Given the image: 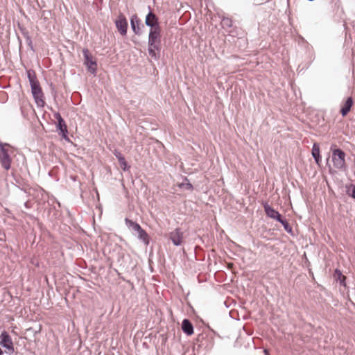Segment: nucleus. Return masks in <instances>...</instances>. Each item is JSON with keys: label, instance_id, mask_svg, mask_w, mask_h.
<instances>
[{"label": "nucleus", "instance_id": "f257e3e1", "mask_svg": "<svg viewBox=\"0 0 355 355\" xmlns=\"http://www.w3.org/2000/svg\"><path fill=\"white\" fill-rule=\"evenodd\" d=\"M27 78L30 83L33 97L35 99L37 105L41 107H44L45 104L44 94L40 82L36 77L35 72L33 69L28 70Z\"/></svg>", "mask_w": 355, "mask_h": 355}, {"label": "nucleus", "instance_id": "f03ea898", "mask_svg": "<svg viewBox=\"0 0 355 355\" xmlns=\"http://www.w3.org/2000/svg\"><path fill=\"white\" fill-rule=\"evenodd\" d=\"M330 150L332 153L331 159L334 166L338 170L346 171L345 153L341 148H337L336 144L331 146Z\"/></svg>", "mask_w": 355, "mask_h": 355}, {"label": "nucleus", "instance_id": "7ed1b4c3", "mask_svg": "<svg viewBox=\"0 0 355 355\" xmlns=\"http://www.w3.org/2000/svg\"><path fill=\"white\" fill-rule=\"evenodd\" d=\"M83 55L84 58L83 64L85 65L87 70L94 76H96L98 65L96 60L93 58L89 49L87 48L83 49Z\"/></svg>", "mask_w": 355, "mask_h": 355}, {"label": "nucleus", "instance_id": "20e7f679", "mask_svg": "<svg viewBox=\"0 0 355 355\" xmlns=\"http://www.w3.org/2000/svg\"><path fill=\"white\" fill-rule=\"evenodd\" d=\"M6 146L10 147V145L8 143L0 141V163L5 170L8 171L11 167L12 159Z\"/></svg>", "mask_w": 355, "mask_h": 355}, {"label": "nucleus", "instance_id": "39448f33", "mask_svg": "<svg viewBox=\"0 0 355 355\" xmlns=\"http://www.w3.org/2000/svg\"><path fill=\"white\" fill-rule=\"evenodd\" d=\"M0 345L6 349V354L11 355L15 352L14 344L11 336L6 331H3L0 334Z\"/></svg>", "mask_w": 355, "mask_h": 355}, {"label": "nucleus", "instance_id": "423d86ee", "mask_svg": "<svg viewBox=\"0 0 355 355\" xmlns=\"http://www.w3.org/2000/svg\"><path fill=\"white\" fill-rule=\"evenodd\" d=\"M148 12L145 17V24L150 30L161 29L158 17L152 11L151 7L148 6Z\"/></svg>", "mask_w": 355, "mask_h": 355}, {"label": "nucleus", "instance_id": "0eeeda50", "mask_svg": "<svg viewBox=\"0 0 355 355\" xmlns=\"http://www.w3.org/2000/svg\"><path fill=\"white\" fill-rule=\"evenodd\" d=\"M116 28L121 35L125 36L128 31V20L123 13H120L114 21Z\"/></svg>", "mask_w": 355, "mask_h": 355}, {"label": "nucleus", "instance_id": "6e6552de", "mask_svg": "<svg viewBox=\"0 0 355 355\" xmlns=\"http://www.w3.org/2000/svg\"><path fill=\"white\" fill-rule=\"evenodd\" d=\"M168 238L175 246H180L183 241V232L178 227L168 234Z\"/></svg>", "mask_w": 355, "mask_h": 355}, {"label": "nucleus", "instance_id": "1a4fd4ad", "mask_svg": "<svg viewBox=\"0 0 355 355\" xmlns=\"http://www.w3.org/2000/svg\"><path fill=\"white\" fill-rule=\"evenodd\" d=\"M148 53L155 61H158L161 58L162 44H148Z\"/></svg>", "mask_w": 355, "mask_h": 355}, {"label": "nucleus", "instance_id": "9d476101", "mask_svg": "<svg viewBox=\"0 0 355 355\" xmlns=\"http://www.w3.org/2000/svg\"><path fill=\"white\" fill-rule=\"evenodd\" d=\"M55 127L58 135H60L61 137L66 141H70V139L68 136L69 132L65 121L63 119L56 122Z\"/></svg>", "mask_w": 355, "mask_h": 355}, {"label": "nucleus", "instance_id": "9b49d317", "mask_svg": "<svg viewBox=\"0 0 355 355\" xmlns=\"http://www.w3.org/2000/svg\"><path fill=\"white\" fill-rule=\"evenodd\" d=\"M262 205L268 217L278 221L282 216L277 210L272 208L267 202H263Z\"/></svg>", "mask_w": 355, "mask_h": 355}, {"label": "nucleus", "instance_id": "f8f14e48", "mask_svg": "<svg viewBox=\"0 0 355 355\" xmlns=\"http://www.w3.org/2000/svg\"><path fill=\"white\" fill-rule=\"evenodd\" d=\"M161 29L149 30L148 37V44H162Z\"/></svg>", "mask_w": 355, "mask_h": 355}, {"label": "nucleus", "instance_id": "ddd939ff", "mask_svg": "<svg viewBox=\"0 0 355 355\" xmlns=\"http://www.w3.org/2000/svg\"><path fill=\"white\" fill-rule=\"evenodd\" d=\"M130 27L132 30L133 33L137 35H141V31L140 29V24L141 23V19L138 17V16L135 14L132 15L130 18Z\"/></svg>", "mask_w": 355, "mask_h": 355}, {"label": "nucleus", "instance_id": "4468645a", "mask_svg": "<svg viewBox=\"0 0 355 355\" xmlns=\"http://www.w3.org/2000/svg\"><path fill=\"white\" fill-rule=\"evenodd\" d=\"M354 101L352 96H348L343 104L341 105L340 113L342 116H345L350 112L352 106L354 105Z\"/></svg>", "mask_w": 355, "mask_h": 355}, {"label": "nucleus", "instance_id": "2eb2a0df", "mask_svg": "<svg viewBox=\"0 0 355 355\" xmlns=\"http://www.w3.org/2000/svg\"><path fill=\"white\" fill-rule=\"evenodd\" d=\"M333 277L334 279L339 284L340 286L346 287L347 283L346 279L347 277L343 275L342 271L339 268H336L334 270Z\"/></svg>", "mask_w": 355, "mask_h": 355}, {"label": "nucleus", "instance_id": "dca6fc26", "mask_svg": "<svg viewBox=\"0 0 355 355\" xmlns=\"http://www.w3.org/2000/svg\"><path fill=\"white\" fill-rule=\"evenodd\" d=\"M182 330L187 336H191L193 334V325L189 319L184 318L182 320Z\"/></svg>", "mask_w": 355, "mask_h": 355}, {"label": "nucleus", "instance_id": "f3484780", "mask_svg": "<svg viewBox=\"0 0 355 355\" xmlns=\"http://www.w3.org/2000/svg\"><path fill=\"white\" fill-rule=\"evenodd\" d=\"M197 341L199 343L198 347L203 348L207 351L211 349L213 346V343H209L208 338L202 334L198 336Z\"/></svg>", "mask_w": 355, "mask_h": 355}, {"label": "nucleus", "instance_id": "a211bd4d", "mask_svg": "<svg viewBox=\"0 0 355 355\" xmlns=\"http://www.w3.org/2000/svg\"><path fill=\"white\" fill-rule=\"evenodd\" d=\"M134 235L137 236L138 239L141 241L146 245H149L150 240V236L143 228L139 230L136 234H134Z\"/></svg>", "mask_w": 355, "mask_h": 355}, {"label": "nucleus", "instance_id": "6ab92c4d", "mask_svg": "<svg viewBox=\"0 0 355 355\" xmlns=\"http://www.w3.org/2000/svg\"><path fill=\"white\" fill-rule=\"evenodd\" d=\"M125 223L130 230L135 232L134 234H136L137 232H138L139 230L142 228L141 226L137 222L132 220L128 218H125Z\"/></svg>", "mask_w": 355, "mask_h": 355}, {"label": "nucleus", "instance_id": "aec40b11", "mask_svg": "<svg viewBox=\"0 0 355 355\" xmlns=\"http://www.w3.org/2000/svg\"><path fill=\"white\" fill-rule=\"evenodd\" d=\"M125 223L130 230L135 232L134 234H136L137 232H138L139 230L142 228L141 226L137 222L132 220L128 218H125Z\"/></svg>", "mask_w": 355, "mask_h": 355}, {"label": "nucleus", "instance_id": "412c9836", "mask_svg": "<svg viewBox=\"0 0 355 355\" xmlns=\"http://www.w3.org/2000/svg\"><path fill=\"white\" fill-rule=\"evenodd\" d=\"M277 222L280 223L282 225L284 230L287 233L290 234L291 235H293V228L288 222V220L284 217L282 216Z\"/></svg>", "mask_w": 355, "mask_h": 355}, {"label": "nucleus", "instance_id": "4be33fe9", "mask_svg": "<svg viewBox=\"0 0 355 355\" xmlns=\"http://www.w3.org/2000/svg\"><path fill=\"white\" fill-rule=\"evenodd\" d=\"M178 187L180 189H184L188 191H191L193 189L192 184L190 183L189 179L187 177L184 178L183 182L178 184Z\"/></svg>", "mask_w": 355, "mask_h": 355}, {"label": "nucleus", "instance_id": "5701e85b", "mask_svg": "<svg viewBox=\"0 0 355 355\" xmlns=\"http://www.w3.org/2000/svg\"><path fill=\"white\" fill-rule=\"evenodd\" d=\"M346 193L355 200V184H350L345 186Z\"/></svg>", "mask_w": 355, "mask_h": 355}, {"label": "nucleus", "instance_id": "b1692460", "mask_svg": "<svg viewBox=\"0 0 355 355\" xmlns=\"http://www.w3.org/2000/svg\"><path fill=\"white\" fill-rule=\"evenodd\" d=\"M124 258H125V252L124 250L118 247V251L116 254V261L120 264L122 265L124 262Z\"/></svg>", "mask_w": 355, "mask_h": 355}, {"label": "nucleus", "instance_id": "393cba45", "mask_svg": "<svg viewBox=\"0 0 355 355\" xmlns=\"http://www.w3.org/2000/svg\"><path fill=\"white\" fill-rule=\"evenodd\" d=\"M119 162V164L123 171H128L130 168V165L126 162L125 157L120 159L118 160Z\"/></svg>", "mask_w": 355, "mask_h": 355}, {"label": "nucleus", "instance_id": "a878e982", "mask_svg": "<svg viewBox=\"0 0 355 355\" xmlns=\"http://www.w3.org/2000/svg\"><path fill=\"white\" fill-rule=\"evenodd\" d=\"M221 24L223 28H230L232 26V21L230 18L223 16L221 17Z\"/></svg>", "mask_w": 355, "mask_h": 355}, {"label": "nucleus", "instance_id": "bb28decb", "mask_svg": "<svg viewBox=\"0 0 355 355\" xmlns=\"http://www.w3.org/2000/svg\"><path fill=\"white\" fill-rule=\"evenodd\" d=\"M311 154L312 157L320 155V144L318 143H314L313 144Z\"/></svg>", "mask_w": 355, "mask_h": 355}, {"label": "nucleus", "instance_id": "cd10ccee", "mask_svg": "<svg viewBox=\"0 0 355 355\" xmlns=\"http://www.w3.org/2000/svg\"><path fill=\"white\" fill-rule=\"evenodd\" d=\"M19 28L21 33V34L23 35V36L25 37V38H27L28 37H30V35H29V33L28 31L26 30V28L19 25Z\"/></svg>", "mask_w": 355, "mask_h": 355}, {"label": "nucleus", "instance_id": "c85d7f7f", "mask_svg": "<svg viewBox=\"0 0 355 355\" xmlns=\"http://www.w3.org/2000/svg\"><path fill=\"white\" fill-rule=\"evenodd\" d=\"M25 39H26V42L27 43V45L28 46L30 49L32 51L35 52V49H34V46L33 45V42H32V39H31V36L27 37V38H25Z\"/></svg>", "mask_w": 355, "mask_h": 355}, {"label": "nucleus", "instance_id": "c756f323", "mask_svg": "<svg viewBox=\"0 0 355 355\" xmlns=\"http://www.w3.org/2000/svg\"><path fill=\"white\" fill-rule=\"evenodd\" d=\"M112 153L118 160H119L120 159H121L124 157L123 155V154L117 149L114 150V151Z\"/></svg>", "mask_w": 355, "mask_h": 355}, {"label": "nucleus", "instance_id": "7c9ffc66", "mask_svg": "<svg viewBox=\"0 0 355 355\" xmlns=\"http://www.w3.org/2000/svg\"><path fill=\"white\" fill-rule=\"evenodd\" d=\"M313 158L314 159L315 163L318 164V165H320L321 161H322V157H321V155H318V156H315V157H313Z\"/></svg>", "mask_w": 355, "mask_h": 355}, {"label": "nucleus", "instance_id": "2f4dec72", "mask_svg": "<svg viewBox=\"0 0 355 355\" xmlns=\"http://www.w3.org/2000/svg\"><path fill=\"white\" fill-rule=\"evenodd\" d=\"M4 211L6 212V214H5L6 216H7L9 218H13V216H12V214L8 208H5Z\"/></svg>", "mask_w": 355, "mask_h": 355}, {"label": "nucleus", "instance_id": "473e14b6", "mask_svg": "<svg viewBox=\"0 0 355 355\" xmlns=\"http://www.w3.org/2000/svg\"><path fill=\"white\" fill-rule=\"evenodd\" d=\"M54 117L56 119L57 122L59 121L60 120L64 119L59 112L54 113Z\"/></svg>", "mask_w": 355, "mask_h": 355}, {"label": "nucleus", "instance_id": "72a5a7b5", "mask_svg": "<svg viewBox=\"0 0 355 355\" xmlns=\"http://www.w3.org/2000/svg\"><path fill=\"white\" fill-rule=\"evenodd\" d=\"M15 180L16 182V184H15L16 187H17V186H21V187L24 186V184L22 183V182L20 180L15 178Z\"/></svg>", "mask_w": 355, "mask_h": 355}, {"label": "nucleus", "instance_id": "f704fd0d", "mask_svg": "<svg viewBox=\"0 0 355 355\" xmlns=\"http://www.w3.org/2000/svg\"><path fill=\"white\" fill-rule=\"evenodd\" d=\"M17 188H18L21 191H24V193H27V191H26V189H24V186L23 187L17 186Z\"/></svg>", "mask_w": 355, "mask_h": 355}, {"label": "nucleus", "instance_id": "c9c22d12", "mask_svg": "<svg viewBox=\"0 0 355 355\" xmlns=\"http://www.w3.org/2000/svg\"><path fill=\"white\" fill-rule=\"evenodd\" d=\"M115 272H116V274H117L118 277H119L120 279H123V281H125V279H124L123 277H121V273H120V272H119V271H118L117 270H115Z\"/></svg>", "mask_w": 355, "mask_h": 355}, {"label": "nucleus", "instance_id": "e433bc0d", "mask_svg": "<svg viewBox=\"0 0 355 355\" xmlns=\"http://www.w3.org/2000/svg\"><path fill=\"white\" fill-rule=\"evenodd\" d=\"M24 206L26 208H27V209H29V208H30V205H29V204H28V201H26V202H24Z\"/></svg>", "mask_w": 355, "mask_h": 355}, {"label": "nucleus", "instance_id": "4c0bfd02", "mask_svg": "<svg viewBox=\"0 0 355 355\" xmlns=\"http://www.w3.org/2000/svg\"><path fill=\"white\" fill-rule=\"evenodd\" d=\"M27 216L31 218V219H34L35 220L36 219V217L34 216L32 214H27Z\"/></svg>", "mask_w": 355, "mask_h": 355}, {"label": "nucleus", "instance_id": "58836bf2", "mask_svg": "<svg viewBox=\"0 0 355 355\" xmlns=\"http://www.w3.org/2000/svg\"><path fill=\"white\" fill-rule=\"evenodd\" d=\"M3 354H4V352L0 347V355H3Z\"/></svg>", "mask_w": 355, "mask_h": 355}]
</instances>
